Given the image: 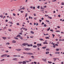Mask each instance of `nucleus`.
I'll return each instance as SVG.
<instances>
[{
  "mask_svg": "<svg viewBox=\"0 0 64 64\" xmlns=\"http://www.w3.org/2000/svg\"><path fill=\"white\" fill-rule=\"evenodd\" d=\"M23 53L24 54H27L28 55H33L34 54L31 52H28L27 53V52H24Z\"/></svg>",
  "mask_w": 64,
  "mask_h": 64,
  "instance_id": "obj_1",
  "label": "nucleus"
},
{
  "mask_svg": "<svg viewBox=\"0 0 64 64\" xmlns=\"http://www.w3.org/2000/svg\"><path fill=\"white\" fill-rule=\"evenodd\" d=\"M7 55L6 54H4L2 55L1 56V57H6V56Z\"/></svg>",
  "mask_w": 64,
  "mask_h": 64,
  "instance_id": "obj_2",
  "label": "nucleus"
},
{
  "mask_svg": "<svg viewBox=\"0 0 64 64\" xmlns=\"http://www.w3.org/2000/svg\"><path fill=\"white\" fill-rule=\"evenodd\" d=\"M37 45L38 47H39V46H42V45L41 44H37Z\"/></svg>",
  "mask_w": 64,
  "mask_h": 64,
  "instance_id": "obj_3",
  "label": "nucleus"
},
{
  "mask_svg": "<svg viewBox=\"0 0 64 64\" xmlns=\"http://www.w3.org/2000/svg\"><path fill=\"white\" fill-rule=\"evenodd\" d=\"M12 60L14 61H17V58H14L12 59Z\"/></svg>",
  "mask_w": 64,
  "mask_h": 64,
  "instance_id": "obj_4",
  "label": "nucleus"
},
{
  "mask_svg": "<svg viewBox=\"0 0 64 64\" xmlns=\"http://www.w3.org/2000/svg\"><path fill=\"white\" fill-rule=\"evenodd\" d=\"M25 50H26V51H28V50H31V49L26 48L25 49Z\"/></svg>",
  "mask_w": 64,
  "mask_h": 64,
  "instance_id": "obj_5",
  "label": "nucleus"
},
{
  "mask_svg": "<svg viewBox=\"0 0 64 64\" xmlns=\"http://www.w3.org/2000/svg\"><path fill=\"white\" fill-rule=\"evenodd\" d=\"M27 43H25L23 44H22V45L23 46H26V45H27Z\"/></svg>",
  "mask_w": 64,
  "mask_h": 64,
  "instance_id": "obj_6",
  "label": "nucleus"
},
{
  "mask_svg": "<svg viewBox=\"0 0 64 64\" xmlns=\"http://www.w3.org/2000/svg\"><path fill=\"white\" fill-rule=\"evenodd\" d=\"M16 42V41L13 40L12 41V43H15Z\"/></svg>",
  "mask_w": 64,
  "mask_h": 64,
  "instance_id": "obj_7",
  "label": "nucleus"
},
{
  "mask_svg": "<svg viewBox=\"0 0 64 64\" xmlns=\"http://www.w3.org/2000/svg\"><path fill=\"white\" fill-rule=\"evenodd\" d=\"M22 29H23V30H25L26 31H27V29L25 28L22 27Z\"/></svg>",
  "mask_w": 64,
  "mask_h": 64,
  "instance_id": "obj_8",
  "label": "nucleus"
},
{
  "mask_svg": "<svg viewBox=\"0 0 64 64\" xmlns=\"http://www.w3.org/2000/svg\"><path fill=\"white\" fill-rule=\"evenodd\" d=\"M2 38L4 40H5V39H7V38H6V37H2Z\"/></svg>",
  "mask_w": 64,
  "mask_h": 64,
  "instance_id": "obj_9",
  "label": "nucleus"
},
{
  "mask_svg": "<svg viewBox=\"0 0 64 64\" xmlns=\"http://www.w3.org/2000/svg\"><path fill=\"white\" fill-rule=\"evenodd\" d=\"M22 63L23 64H26V62L25 61H24Z\"/></svg>",
  "mask_w": 64,
  "mask_h": 64,
  "instance_id": "obj_10",
  "label": "nucleus"
},
{
  "mask_svg": "<svg viewBox=\"0 0 64 64\" xmlns=\"http://www.w3.org/2000/svg\"><path fill=\"white\" fill-rule=\"evenodd\" d=\"M42 61H43L44 62L46 61V59H44V58L42 59Z\"/></svg>",
  "mask_w": 64,
  "mask_h": 64,
  "instance_id": "obj_11",
  "label": "nucleus"
},
{
  "mask_svg": "<svg viewBox=\"0 0 64 64\" xmlns=\"http://www.w3.org/2000/svg\"><path fill=\"white\" fill-rule=\"evenodd\" d=\"M37 47V46L36 45H34L33 46V47L34 48H36Z\"/></svg>",
  "mask_w": 64,
  "mask_h": 64,
  "instance_id": "obj_12",
  "label": "nucleus"
},
{
  "mask_svg": "<svg viewBox=\"0 0 64 64\" xmlns=\"http://www.w3.org/2000/svg\"><path fill=\"white\" fill-rule=\"evenodd\" d=\"M44 44H48V43L46 42H43Z\"/></svg>",
  "mask_w": 64,
  "mask_h": 64,
  "instance_id": "obj_13",
  "label": "nucleus"
},
{
  "mask_svg": "<svg viewBox=\"0 0 64 64\" xmlns=\"http://www.w3.org/2000/svg\"><path fill=\"white\" fill-rule=\"evenodd\" d=\"M22 9H23V10L25 9V8L24 7H22V8H20V10H22Z\"/></svg>",
  "mask_w": 64,
  "mask_h": 64,
  "instance_id": "obj_14",
  "label": "nucleus"
},
{
  "mask_svg": "<svg viewBox=\"0 0 64 64\" xmlns=\"http://www.w3.org/2000/svg\"><path fill=\"white\" fill-rule=\"evenodd\" d=\"M3 16L2 14L0 16V18H3Z\"/></svg>",
  "mask_w": 64,
  "mask_h": 64,
  "instance_id": "obj_15",
  "label": "nucleus"
},
{
  "mask_svg": "<svg viewBox=\"0 0 64 64\" xmlns=\"http://www.w3.org/2000/svg\"><path fill=\"white\" fill-rule=\"evenodd\" d=\"M49 53V52H46V54H48Z\"/></svg>",
  "mask_w": 64,
  "mask_h": 64,
  "instance_id": "obj_16",
  "label": "nucleus"
},
{
  "mask_svg": "<svg viewBox=\"0 0 64 64\" xmlns=\"http://www.w3.org/2000/svg\"><path fill=\"white\" fill-rule=\"evenodd\" d=\"M39 40H40V41H42V40L43 41H44V40L42 38H39Z\"/></svg>",
  "mask_w": 64,
  "mask_h": 64,
  "instance_id": "obj_17",
  "label": "nucleus"
},
{
  "mask_svg": "<svg viewBox=\"0 0 64 64\" xmlns=\"http://www.w3.org/2000/svg\"><path fill=\"white\" fill-rule=\"evenodd\" d=\"M27 15H28V14L27 13L25 15V17H27Z\"/></svg>",
  "mask_w": 64,
  "mask_h": 64,
  "instance_id": "obj_18",
  "label": "nucleus"
},
{
  "mask_svg": "<svg viewBox=\"0 0 64 64\" xmlns=\"http://www.w3.org/2000/svg\"><path fill=\"white\" fill-rule=\"evenodd\" d=\"M23 62H18V63H19V64H21Z\"/></svg>",
  "mask_w": 64,
  "mask_h": 64,
  "instance_id": "obj_19",
  "label": "nucleus"
},
{
  "mask_svg": "<svg viewBox=\"0 0 64 64\" xmlns=\"http://www.w3.org/2000/svg\"><path fill=\"white\" fill-rule=\"evenodd\" d=\"M55 54H60V52H55Z\"/></svg>",
  "mask_w": 64,
  "mask_h": 64,
  "instance_id": "obj_20",
  "label": "nucleus"
},
{
  "mask_svg": "<svg viewBox=\"0 0 64 64\" xmlns=\"http://www.w3.org/2000/svg\"><path fill=\"white\" fill-rule=\"evenodd\" d=\"M30 33H31L32 34H34V32L32 31H31L30 32Z\"/></svg>",
  "mask_w": 64,
  "mask_h": 64,
  "instance_id": "obj_21",
  "label": "nucleus"
},
{
  "mask_svg": "<svg viewBox=\"0 0 64 64\" xmlns=\"http://www.w3.org/2000/svg\"><path fill=\"white\" fill-rule=\"evenodd\" d=\"M14 38L15 39H16V40H18V38L16 37H15Z\"/></svg>",
  "mask_w": 64,
  "mask_h": 64,
  "instance_id": "obj_22",
  "label": "nucleus"
},
{
  "mask_svg": "<svg viewBox=\"0 0 64 64\" xmlns=\"http://www.w3.org/2000/svg\"><path fill=\"white\" fill-rule=\"evenodd\" d=\"M50 29V28L49 27V28L48 29L47 31H49Z\"/></svg>",
  "mask_w": 64,
  "mask_h": 64,
  "instance_id": "obj_23",
  "label": "nucleus"
},
{
  "mask_svg": "<svg viewBox=\"0 0 64 64\" xmlns=\"http://www.w3.org/2000/svg\"><path fill=\"white\" fill-rule=\"evenodd\" d=\"M45 38L46 39H49V38H49L48 36H47L46 37H45Z\"/></svg>",
  "mask_w": 64,
  "mask_h": 64,
  "instance_id": "obj_24",
  "label": "nucleus"
},
{
  "mask_svg": "<svg viewBox=\"0 0 64 64\" xmlns=\"http://www.w3.org/2000/svg\"><path fill=\"white\" fill-rule=\"evenodd\" d=\"M10 44V43L9 42H8L6 44V45H9Z\"/></svg>",
  "mask_w": 64,
  "mask_h": 64,
  "instance_id": "obj_25",
  "label": "nucleus"
},
{
  "mask_svg": "<svg viewBox=\"0 0 64 64\" xmlns=\"http://www.w3.org/2000/svg\"><path fill=\"white\" fill-rule=\"evenodd\" d=\"M48 63H50V64H51V63H52V62H49V61H48Z\"/></svg>",
  "mask_w": 64,
  "mask_h": 64,
  "instance_id": "obj_26",
  "label": "nucleus"
},
{
  "mask_svg": "<svg viewBox=\"0 0 64 64\" xmlns=\"http://www.w3.org/2000/svg\"><path fill=\"white\" fill-rule=\"evenodd\" d=\"M37 8L38 9H39V8H40V6H38Z\"/></svg>",
  "mask_w": 64,
  "mask_h": 64,
  "instance_id": "obj_27",
  "label": "nucleus"
},
{
  "mask_svg": "<svg viewBox=\"0 0 64 64\" xmlns=\"http://www.w3.org/2000/svg\"><path fill=\"white\" fill-rule=\"evenodd\" d=\"M46 51H49L50 50V49H49V48H47L46 49Z\"/></svg>",
  "mask_w": 64,
  "mask_h": 64,
  "instance_id": "obj_28",
  "label": "nucleus"
},
{
  "mask_svg": "<svg viewBox=\"0 0 64 64\" xmlns=\"http://www.w3.org/2000/svg\"><path fill=\"white\" fill-rule=\"evenodd\" d=\"M21 49H18V51H21Z\"/></svg>",
  "mask_w": 64,
  "mask_h": 64,
  "instance_id": "obj_29",
  "label": "nucleus"
},
{
  "mask_svg": "<svg viewBox=\"0 0 64 64\" xmlns=\"http://www.w3.org/2000/svg\"><path fill=\"white\" fill-rule=\"evenodd\" d=\"M59 50V49L58 48H57L56 49V50L57 51H58Z\"/></svg>",
  "mask_w": 64,
  "mask_h": 64,
  "instance_id": "obj_30",
  "label": "nucleus"
},
{
  "mask_svg": "<svg viewBox=\"0 0 64 64\" xmlns=\"http://www.w3.org/2000/svg\"><path fill=\"white\" fill-rule=\"evenodd\" d=\"M42 49H45V48H46V47H42Z\"/></svg>",
  "mask_w": 64,
  "mask_h": 64,
  "instance_id": "obj_31",
  "label": "nucleus"
},
{
  "mask_svg": "<svg viewBox=\"0 0 64 64\" xmlns=\"http://www.w3.org/2000/svg\"><path fill=\"white\" fill-rule=\"evenodd\" d=\"M9 23H10V24H13V22H9Z\"/></svg>",
  "mask_w": 64,
  "mask_h": 64,
  "instance_id": "obj_32",
  "label": "nucleus"
},
{
  "mask_svg": "<svg viewBox=\"0 0 64 64\" xmlns=\"http://www.w3.org/2000/svg\"><path fill=\"white\" fill-rule=\"evenodd\" d=\"M4 59H3L2 60H0V61H4Z\"/></svg>",
  "mask_w": 64,
  "mask_h": 64,
  "instance_id": "obj_33",
  "label": "nucleus"
},
{
  "mask_svg": "<svg viewBox=\"0 0 64 64\" xmlns=\"http://www.w3.org/2000/svg\"><path fill=\"white\" fill-rule=\"evenodd\" d=\"M46 21L47 22H49V20H46Z\"/></svg>",
  "mask_w": 64,
  "mask_h": 64,
  "instance_id": "obj_34",
  "label": "nucleus"
},
{
  "mask_svg": "<svg viewBox=\"0 0 64 64\" xmlns=\"http://www.w3.org/2000/svg\"><path fill=\"white\" fill-rule=\"evenodd\" d=\"M27 45L28 46V47H30V44H28V43H27Z\"/></svg>",
  "mask_w": 64,
  "mask_h": 64,
  "instance_id": "obj_35",
  "label": "nucleus"
},
{
  "mask_svg": "<svg viewBox=\"0 0 64 64\" xmlns=\"http://www.w3.org/2000/svg\"><path fill=\"white\" fill-rule=\"evenodd\" d=\"M33 8L34 10H35V6H34Z\"/></svg>",
  "mask_w": 64,
  "mask_h": 64,
  "instance_id": "obj_36",
  "label": "nucleus"
},
{
  "mask_svg": "<svg viewBox=\"0 0 64 64\" xmlns=\"http://www.w3.org/2000/svg\"><path fill=\"white\" fill-rule=\"evenodd\" d=\"M62 5H64V2H62Z\"/></svg>",
  "mask_w": 64,
  "mask_h": 64,
  "instance_id": "obj_37",
  "label": "nucleus"
},
{
  "mask_svg": "<svg viewBox=\"0 0 64 64\" xmlns=\"http://www.w3.org/2000/svg\"><path fill=\"white\" fill-rule=\"evenodd\" d=\"M31 57L32 58H33V59H34V56H32Z\"/></svg>",
  "mask_w": 64,
  "mask_h": 64,
  "instance_id": "obj_38",
  "label": "nucleus"
},
{
  "mask_svg": "<svg viewBox=\"0 0 64 64\" xmlns=\"http://www.w3.org/2000/svg\"><path fill=\"white\" fill-rule=\"evenodd\" d=\"M50 31H52V32H53V31H54L52 29L50 30Z\"/></svg>",
  "mask_w": 64,
  "mask_h": 64,
  "instance_id": "obj_39",
  "label": "nucleus"
},
{
  "mask_svg": "<svg viewBox=\"0 0 64 64\" xmlns=\"http://www.w3.org/2000/svg\"><path fill=\"white\" fill-rule=\"evenodd\" d=\"M13 56L14 57H17V56L16 55H13Z\"/></svg>",
  "mask_w": 64,
  "mask_h": 64,
  "instance_id": "obj_40",
  "label": "nucleus"
},
{
  "mask_svg": "<svg viewBox=\"0 0 64 64\" xmlns=\"http://www.w3.org/2000/svg\"><path fill=\"white\" fill-rule=\"evenodd\" d=\"M58 17H60V16H61V15L60 14H59L58 16Z\"/></svg>",
  "mask_w": 64,
  "mask_h": 64,
  "instance_id": "obj_41",
  "label": "nucleus"
},
{
  "mask_svg": "<svg viewBox=\"0 0 64 64\" xmlns=\"http://www.w3.org/2000/svg\"><path fill=\"white\" fill-rule=\"evenodd\" d=\"M41 9H44V8H42V6H41Z\"/></svg>",
  "mask_w": 64,
  "mask_h": 64,
  "instance_id": "obj_42",
  "label": "nucleus"
},
{
  "mask_svg": "<svg viewBox=\"0 0 64 64\" xmlns=\"http://www.w3.org/2000/svg\"><path fill=\"white\" fill-rule=\"evenodd\" d=\"M45 16L46 17H47V16H48V15L45 14Z\"/></svg>",
  "mask_w": 64,
  "mask_h": 64,
  "instance_id": "obj_43",
  "label": "nucleus"
},
{
  "mask_svg": "<svg viewBox=\"0 0 64 64\" xmlns=\"http://www.w3.org/2000/svg\"><path fill=\"white\" fill-rule=\"evenodd\" d=\"M30 46H31V47H32L33 46V45L32 44H30Z\"/></svg>",
  "mask_w": 64,
  "mask_h": 64,
  "instance_id": "obj_44",
  "label": "nucleus"
},
{
  "mask_svg": "<svg viewBox=\"0 0 64 64\" xmlns=\"http://www.w3.org/2000/svg\"><path fill=\"white\" fill-rule=\"evenodd\" d=\"M52 35L53 38V37H54V36H55V34H52Z\"/></svg>",
  "mask_w": 64,
  "mask_h": 64,
  "instance_id": "obj_45",
  "label": "nucleus"
},
{
  "mask_svg": "<svg viewBox=\"0 0 64 64\" xmlns=\"http://www.w3.org/2000/svg\"><path fill=\"white\" fill-rule=\"evenodd\" d=\"M44 27H46V26H47L46 25V24H44Z\"/></svg>",
  "mask_w": 64,
  "mask_h": 64,
  "instance_id": "obj_46",
  "label": "nucleus"
},
{
  "mask_svg": "<svg viewBox=\"0 0 64 64\" xmlns=\"http://www.w3.org/2000/svg\"><path fill=\"white\" fill-rule=\"evenodd\" d=\"M13 16H16V14L14 13L13 14Z\"/></svg>",
  "mask_w": 64,
  "mask_h": 64,
  "instance_id": "obj_47",
  "label": "nucleus"
},
{
  "mask_svg": "<svg viewBox=\"0 0 64 64\" xmlns=\"http://www.w3.org/2000/svg\"><path fill=\"white\" fill-rule=\"evenodd\" d=\"M56 0H52V2H55V1H56Z\"/></svg>",
  "mask_w": 64,
  "mask_h": 64,
  "instance_id": "obj_48",
  "label": "nucleus"
},
{
  "mask_svg": "<svg viewBox=\"0 0 64 64\" xmlns=\"http://www.w3.org/2000/svg\"><path fill=\"white\" fill-rule=\"evenodd\" d=\"M5 52H6V53H8V52H9V51L8 50H6V51H5Z\"/></svg>",
  "mask_w": 64,
  "mask_h": 64,
  "instance_id": "obj_49",
  "label": "nucleus"
},
{
  "mask_svg": "<svg viewBox=\"0 0 64 64\" xmlns=\"http://www.w3.org/2000/svg\"><path fill=\"white\" fill-rule=\"evenodd\" d=\"M7 57H10V55H8L7 56Z\"/></svg>",
  "mask_w": 64,
  "mask_h": 64,
  "instance_id": "obj_50",
  "label": "nucleus"
},
{
  "mask_svg": "<svg viewBox=\"0 0 64 64\" xmlns=\"http://www.w3.org/2000/svg\"><path fill=\"white\" fill-rule=\"evenodd\" d=\"M57 28H60V26H57Z\"/></svg>",
  "mask_w": 64,
  "mask_h": 64,
  "instance_id": "obj_51",
  "label": "nucleus"
},
{
  "mask_svg": "<svg viewBox=\"0 0 64 64\" xmlns=\"http://www.w3.org/2000/svg\"><path fill=\"white\" fill-rule=\"evenodd\" d=\"M56 32H60V31H59V30H56Z\"/></svg>",
  "mask_w": 64,
  "mask_h": 64,
  "instance_id": "obj_52",
  "label": "nucleus"
},
{
  "mask_svg": "<svg viewBox=\"0 0 64 64\" xmlns=\"http://www.w3.org/2000/svg\"><path fill=\"white\" fill-rule=\"evenodd\" d=\"M49 19H52V17H50L49 18Z\"/></svg>",
  "mask_w": 64,
  "mask_h": 64,
  "instance_id": "obj_53",
  "label": "nucleus"
},
{
  "mask_svg": "<svg viewBox=\"0 0 64 64\" xmlns=\"http://www.w3.org/2000/svg\"><path fill=\"white\" fill-rule=\"evenodd\" d=\"M44 8H46V7H47V6H44Z\"/></svg>",
  "mask_w": 64,
  "mask_h": 64,
  "instance_id": "obj_54",
  "label": "nucleus"
},
{
  "mask_svg": "<svg viewBox=\"0 0 64 64\" xmlns=\"http://www.w3.org/2000/svg\"><path fill=\"white\" fill-rule=\"evenodd\" d=\"M53 59L54 60H56V58H53Z\"/></svg>",
  "mask_w": 64,
  "mask_h": 64,
  "instance_id": "obj_55",
  "label": "nucleus"
},
{
  "mask_svg": "<svg viewBox=\"0 0 64 64\" xmlns=\"http://www.w3.org/2000/svg\"><path fill=\"white\" fill-rule=\"evenodd\" d=\"M5 21H6V22H8V20H6Z\"/></svg>",
  "mask_w": 64,
  "mask_h": 64,
  "instance_id": "obj_56",
  "label": "nucleus"
},
{
  "mask_svg": "<svg viewBox=\"0 0 64 64\" xmlns=\"http://www.w3.org/2000/svg\"><path fill=\"white\" fill-rule=\"evenodd\" d=\"M34 64H37V62H34Z\"/></svg>",
  "mask_w": 64,
  "mask_h": 64,
  "instance_id": "obj_57",
  "label": "nucleus"
},
{
  "mask_svg": "<svg viewBox=\"0 0 64 64\" xmlns=\"http://www.w3.org/2000/svg\"><path fill=\"white\" fill-rule=\"evenodd\" d=\"M16 25H19V23H17L16 24Z\"/></svg>",
  "mask_w": 64,
  "mask_h": 64,
  "instance_id": "obj_58",
  "label": "nucleus"
},
{
  "mask_svg": "<svg viewBox=\"0 0 64 64\" xmlns=\"http://www.w3.org/2000/svg\"><path fill=\"white\" fill-rule=\"evenodd\" d=\"M39 20L40 22H41V21H42V20Z\"/></svg>",
  "mask_w": 64,
  "mask_h": 64,
  "instance_id": "obj_59",
  "label": "nucleus"
},
{
  "mask_svg": "<svg viewBox=\"0 0 64 64\" xmlns=\"http://www.w3.org/2000/svg\"><path fill=\"white\" fill-rule=\"evenodd\" d=\"M36 26H38V23H36Z\"/></svg>",
  "mask_w": 64,
  "mask_h": 64,
  "instance_id": "obj_60",
  "label": "nucleus"
},
{
  "mask_svg": "<svg viewBox=\"0 0 64 64\" xmlns=\"http://www.w3.org/2000/svg\"><path fill=\"white\" fill-rule=\"evenodd\" d=\"M55 45H56V46H58V44H55Z\"/></svg>",
  "mask_w": 64,
  "mask_h": 64,
  "instance_id": "obj_61",
  "label": "nucleus"
},
{
  "mask_svg": "<svg viewBox=\"0 0 64 64\" xmlns=\"http://www.w3.org/2000/svg\"><path fill=\"white\" fill-rule=\"evenodd\" d=\"M8 30L9 31H11V29H8Z\"/></svg>",
  "mask_w": 64,
  "mask_h": 64,
  "instance_id": "obj_62",
  "label": "nucleus"
},
{
  "mask_svg": "<svg viewBox=\"0 0 64 64\" xmlns=\"http://www.w3.org/2000/svg\"><path fill=\"white\" fill-rule=\"evenodd\" d=\"M30 8H33V6H30Z\"/></svg>",
  "mask_w": 64,
  "mask_h": 64,
  "instance_id": "obj_63",
  "label": "nucleus"
},
{
  "mask_svg": "<svg viewBox=\"0 0 64 64\" xmlns=\"http://www.w3.org/2000/svg\"><path fill=\"white\" fill-rule=\"evenodd\" d=\"M34 64V62H32L30 63V64Z\"/></svg>",
  "mask_w": 64,
  "mask_h": 64,
  "instance_id": "obj_64",
  "label": "nucleus"
}]
</instances>
